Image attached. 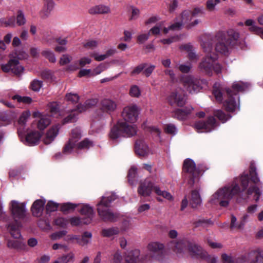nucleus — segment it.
I'll return each mask as SVG.
<instances>
[{
	"mask_svg": "<svg viewBox=\"0 0 263 263\" xmlns=\"http://www.w3.org/2000/svg\"><path fill=\"white\" fill-rule=\"evenodd\" d=\"M240 182L243 190L249 185L248 174H243L239 179H235L233 182L218 189L211 197L209 202L212 204H219L221 206H228L232 199L240 193L238 183Z\"/></svg>",
	"mask_w": 263,
	"mask_h": 263,
	"instance_id": "1",
	"label": "nucleus"
},
{
	"mask_svg": "<svg viewBox=\"0 0 263 263\" xmlns=\"http://www.w3.org/2000/svg\"><path fill=\"white\" fill-rule=\"evenodd\" d=\"M201 46L205 53V58L199 64V70L208 76H212V70L218 73L221 71V66L216 63L217 55L213 52L212 43L209 39L205 38L201 43Z\"/></svg>",
	"mask_w": 263,
	"mask_h": 263,
	"instance_id": "2",
	"label": "nucleus"
},
{
	"mask_svg": "<svg viewBox=\"0 0 263 263\" xmlns=\"http://www.w3.org/2000/svg\"><path fill=\"white\" fill-rule=\"evenodd\" d=\"M170 246L177 254L186 253L192 257L201 259L207 256V252L195 243L179 240L177 242H171Z\"/></svg>",
	"mask_w": 263,
	"mask_h": 263,
	"instance_id": "3",
	"label": "nucleus"
},
{
	"mask_svg": "<svg viewBox=\"0 0 263 263\" xmlns=\"http://www.w3.org/2000/svg\"><path fill=\"white\" fill-rule=\"evenodd\" d=\"M248 87V84L242 82L238 81L234 82L232 85V89H226V95L228 99L223 102V105L227 110L229 111H234L239 106V97L237 92L244 91Z\"/></svg>",
	"mask_w": 263,
	"mask_h": 263,
	"instance_id": "4",
	"label": "nucleus"
},
{
	"mask_svg": "<svg viewBox=\"0 0 263 263\" xmlns=\"http://www.w3.org/2000/svg\"><path fill=\"white\" fill-rule=\"evenodd\" d=\"M116 199V195L102 196L101 201L97 204L98 215L104 221H114L117 216L108 209L109 203Z\"/></svg>",
	"mask_w": 263,
	"mask_h": 263,
	"instance_id": "5",
	"label": "nucleus"
},
{
	"mask_svg": "<svg viewBox=\"0 0 263 263\" xmlns=\"http://www.w3.org/2000/svg\"><path fill=\"white\" fill-rule=\"evenodd\" d=\"M200 12L198 9H195L193 12L190 11H184L181 14V22L174 23L168 28H164V32L167 33L170 30H179L183 24H186L188 28H191L197 25L199 21L196 20L193 22H190L192 17L197 15Z\"/></svg>",
	"mask_w": 263,
	"mask_h": 263,
	"instance_id": "6",
	"label": "nucleus"
},
{
	"mask_svg": "<svg viewBox=\"0 0 263 263\" xmlns=\"http://www.w3.org/2000/svg\"><path fill=\"white\" fill-rule=\"evenodd\" d=\"M216 50L224 55L229 53L231 45H233L232 41L227 38V34L223 32H218L215 36Z\"/></svg>",
	"mask_w": 263,
	"mask_h": 263,
	"instance_id": "7",
	"label": "nucleus"
},
{
	"mask_svg": "<svg viewBox=\"0 0 263 263\" xmlns=\"http://www.w3.org/2000/svg\"><path fill=\"white\" fill-rule=\"evenodd\" d=\"M180 81L186 90L191 93H197L201 88L199 80L191 76L182 77Z\"/></svg>",
	"mask_w": 263,
	"mask_h": 263,
	"instance_id": "8",
	"label": "nucleus"
},
{
	"mask_svg": "<svg viewBox=\"0 0 263 263\" xmlns=\"http://www.w3.org/2000/svg\"><path fill=\"white\" fill-rule=\"evenodd\" d=\"M164 249V246L163 243L158 241L151 242L147 246L148 255L146 257H148L149 260L160 259Z\"/></svg>",
	"mask_w": 263,
	"mask_h": 263,
	"instance_id": "9",
	"label": "nucleus"
},
{
	"mask_svg": "<svg viewBox=\"0 0 263 263\" xmlns=\"http://www.w3.org/2000/svg\"><path fill=\"white\" fill-rule=\"evenodd\" d=\"M256 261L263 263V249L251 251L247 255L238 258L236 263H256Z\"/></svg>",
	"mask_w": 263,
	"mask_h": 263,
	"instance_id": "10",
	"label": "nucleus"
},
{
	"mask_svg": "<svg viewBox=\"0 0 263 263\" xmlns=\"http://www.w3.org/2000/svg\"><path fill=\"white\" fill-rule=\"evenodd\" d=\"M139 110L137 105L131 104L125 106L122 111L123 121L134 123L137 120Z\"/></svg>",
	"mask_w": 263,
	"mask_h": 263,
	"instance_id": "11",
	"label": "nucleus"
},
{
	"mask_svg": "<svg viewBox=\"0 0 263 263\" xmlns=\"http://www.w3.org/2000/svg\"><path fill=\"white\" fill-rule=\"evenodd\" d=\"M1 68L4 72H11L15 75H20L24 71V67L20 65L17 59H10L8 63L2 65Z\"/></svg>",
	"mask_w": 263,
	"mask_h": 263,
	"instance_id": "12",
	"label": "nucleus"
},
{
	"mask_svg": "<svg viewBox=\"0 0 263 263\" xmlns=\"http://www.w3.org/2000/svg\"><path fill=\"white\" fill-rule=\"evenodd\" d=\"M216 126V121L213 117H210L206 122L200 121L194 124L198 132H210Z\"/></svg>",
	"mask_w": 263,
	"mask_h": 263,
	"instance_id": "13",
	"label": "nucleus"
},
{
	"mask_svg": "<svg viewBox=\"0 0 263 263\" xmlns=\"http://www.w3.org/2000/svg\"><path fill=\"white\" fill-rule=\"evenodd\" d=\"M81 137V130L79 128H75L72 130L71 138L65 146L63 152L65 154H68L72 152L74 147L76 146V143Z\"/></svg>",
	"mask_w": 263,
	"mask_h": 263,
	"instance_id": "14",
	"label": "nucleus"
},
{
	"mask_svg": "<svg viewBox=\"0 0 263 263\" xmlns=\"http://www.w3.org/2000/svg\"><path fill=\"white\" fill-rule=\"evenodd\" d=\"M10 210L14 219H21L25 216L26 213L25 205L16 201H12Z\"/></svg>",
	"mask_w": 263,
	"mask_h": 263,
	"instance_id": "15",
	"label": "nucleus"
},
{
	"mask_svg": "<svg viewBox=\"0 0 263 263\" xmlns=\"http://www.w3.org/2000/svg\"><path fill=\"white\" fill-rule=\"evenodd\" d=\"M135 152L137 155L142 157H147L149 154H152L151 149L142 139H139L136 141L135 143Z\"/></svg>",
	"mask_w": 263,
	"mask_h": 263,
	"instance_id": "16",
	"label": "nucleus"
},
{
	"mask_svg": "<svg viewBox=\"0 0 263 263\" xmlns=\"http://www.w3.org/2000/svg\"><path fill=\"white\" fill-rule=\"evenodd\" d=\"M119 125L123 132V136L129 137L137 134V127L134 123L120 120L119 121Z\"/></svg>",
	"mask_w": 263,
	"mask_h": 263,
	"instance_id": "17",
	"label": "nucleus"
},
{
	"mask_svg": "<svg viewBox=\"0 0 263 263\" xmlns=\"http://www.w3.org/2000/svg\"><path fill=\"white\" fill-rule=\"evenodd\" d=\"M154 186L151 179L147 178L140 182L138 193L139 195L144 197L149 196L151 194L152 189L154 190Z\"/></svg>",
	"mask_w": 263,
	"mask_h": 263,
	"instance_id": "18",
	"label": "nucleus"
},
{
	"mask_svg": "<svg viewBox=\"0 0 263 263\" xmlns=\"http://www.w3.org/2000/svg\"><path fill=\"white\" fill-rule=\"evenodd\" d=\"M117 107L116 102L109 98L102 99L100 103V108L104 113L110 114L115 111Z\"/></svg>",
	"mask_w": 263,
	"mask_h": 263,
	"instance_id": "19",
	"label": "nucleus"
},
{
	"mask_svg": "<svg viewBox=\"0 0 263 263\" xmlns=\"http://www.w3.org/2000/svg\"><path fill=\"white\" fill-rule=\"evenodd\" d=\"M168 101L171 104H176L182 106L185 103V97L181 90L176 89L171 93L168 97Z\"/></svg>",
	"mask_w": 263,
	"mask_h": 263,
	"instance_id": "20",
	"label": "nucleus"
},
{
	"mask_svg": "<svg viewBox=\"0 0 263 263\" xmlns=\"http://www.w3.org/2000/svg\"><path fill=\"white\" fill-rule=\"evenodd\" d=\"M61 126L60 124L52 125L47 130L43 138V142L46 144H49L52 142L58 136Z\"/></svg>",
	"mask_w": 263,
	"mask_h": 263,
	"instance_id": "21",
	"label": "nucleus"
},
{
	"mask_svg": "<svg viewBox=\"0 0 263 263\" xmlns=\"http://www.w3.org/2000/svg\"><path fill=\"white\" fill-rule=\"evenodd\" d=\"M183 170L184 172L189 173L193 177H196L199 174V171L196 168L195 162L190 159L184 160Z\"/></svg>",
	"mask_w": 263,
	"mask_h": 263,
	"instance_id": "22",
	"label": "nucleus"
},
{
	"mask_svg": "<svg viewBox=\"0 0 263 263\" xmlns=\"http://www.w3.org/2000/svg\"><path fill=\"white\" fill-rule=\"evenodd\" d=\"M80 212L81 214L86 216L84 223L85 224L90 223L95 214L93 208L88 204H85L83 205Z\"/></svg>",
	"mask_w": 263,
	"mask_h": 263,
	"instance_id": "23",
	"label": "nucleus"
},
{
	"mask_svg": "<svg viewBox=\"0 0 263 263\" xmlns=\"http://www.w3.org/2000/svg\"><path fill=\"white\" fill-rule=\"evenodd\" d=\"M45 202V200L43 199H37L34 202L31 207V211L34 216L37 217L41 215Z\"/></svg>",
	"mask_w": 263,
	"mask_h": 263,
	"instance_id": "24",
	"label": "nucleus"
},
{
	"mask_svg": "<svg viewBox=\"0 0 263 263\" xmlns=\"http://www.w3.org/2000/svg\"><path fill=\"white\" fill-rule=\"evenodd\" d=\"M41 137V135L38 131H30L26 135V140L29 145H33L38 143Z\"/></svg>",
	"mask_w": 263,
	"mask_h": 263,
	"instance_id": "25",
	"label": "nucleus"
},
{
	"mask_svg": "<svg viewBox=\"0 0 263 263\" xmlns=\"http://www.w3.org/2000/svg\"><path fill=\"white\" fill-rule=\"evenodd\" d=\"M88 12L91 14H107L110 13V8L105 5H99L91 7Z\"/></svg>",
	"mask_w": 263,
	"mask_h": 263,
	"instance_id": "26",
	"label": "nucleus"
},
{
	"mask_svg": "<svg viewBox=\"0 0 263 263\" xmlns=\"http://www.w3.org/2000/svg\"><path fill=\"white\" fill-rule=\"evenodd\" d=\"M143 258L140 257V251L139 249H134L130 251L126 257V261L128 263H136Z\"/></svg>",
	"mask_w": 263,
	"mask_h": 263,
	"instance_id": "27",
	"label": "nucleus"
},
{
	"mask_svg": "<svg viewBox=\"0 0 263 263\" xmlns=\"http://www.w3.org/2000/svg\"><path fill=\"white\" fill-rule=\"evenodd\" d=\"M44 6L41 11L40 14L42 17H47L53 10L54 3L53 0H44Z\"/></svg>",
	"mask_w": 263,
	"mask_h": 263,
	"instance_id": "28",
	"label": "nucleus"
},
{
	"mask_svg": "<svg viewBox=\"0 0 263 263\" xmlns=\"http://www.w3.org/2000/svg\"><path fill=\"white\" fill-rule=\"evenodd\" d=\"M20 227V224L16 221L15 224H9L7 227L8 231L10 235L15 239H19L22 237Z\"/></svg>",
	"mask_w": 263,
	"mask_h": 263,
	"instance_id": "29",
	"label": "nucleus"
},
{
	"mask_svg": "<svg viewBox=\"0 0 263 263\" xmlns=\"http://www.w3.org/2000/svg\"><path fill=\"white\" fill-rule=\"evenodd\" d=\"M202 203V199L199 193L197 190H194L191 193V197L190 199V204L194 208L201 205Z\"/></svg>",
	"mask_w": 263,
	"mask_h": 263,
	"instance_id": "30",
	"label": "nucleus"
},
{
	"mask_svg": "<svg viewBox=\"0 0 263 263\" xmlns=\"http://www.w3.org/2000/svg\"><path fill=\"white\" fill-rule=\"evenodd\" d=\"M123 136V132L119 125V121L110 129L109 134V138L111 140H116Z\"/></svg>",
	"mask_w": 263,
	"mask_h": 263,
	"instance_id": "31",
	"label": "nucleus"
},
{
	"mask_svg": "<svg viewBox=\"0 0 263 263\" xmlns=\"http://www.w3.org/2000/svg\"><path fill=\"white\" fill-rule=\"evenodd\" d=\"M16 240L9 239L7 242V246L11 249H23L25 248V243L22 238L16 239Z\"/></svg>",
	"mask_w": 263,
	"mask_h": 263,
	"instance_id": "32",
	"label": "nucleus"
},
{
	"mask_svg": "<svg viewBox=\"0 0 263 263\" xmlns=\"http://www.w3.org/2000/svg\"><path fill=\"white\" fill-rule=\"evenodd\" d=\"M262 188V186H260V188H259L258 186H257L256 185H254L252 186H250L247 190V194L248 195H252L253 194H254V200L256 201H257L260 196L262 194V191L261 189Z\"/></svg>",
	"mask_w": 263,
	"mask_h": 263,
	"instance_id": "33",
	"label": "nucleus"
},
{
	"mask_svg": "<svg viewBox=\"0 0 263 263\" xmlns=\"http://www.w3.org/2000/svg\"><path fill=\"white\" fill-rule=\"evenodd\" d=\"M68 115L65 117L62 121L63 124L74 122L77 121L78 116V113L76 109H73L68 111Z\"/></svg>",
	"mask_w": 263,
	"mask_h": 263,
	"instance_id": "34",
	"label": "nucleus"
},
{
	"mask_svg": "<svg viewBox=\"0 0 263 263\" xmlns=\"http://www.w3.org/2000/svg\"><path fill=\"white\" fill-rule=\"evenodd\" d=\"M51 123L49 117L47 115L42 116L37 123V128L40 130H44Z\"/></svg>",
	"mask_w": 263,
	"mask_h": 263,
	"instance_id": "35",
	"label": "nucleus"
},
{
	"mask_svg": "<svg viewBox=\"0 0 263 263\" xmlns=\"http://www.w3.org/2000/svg\"><path fill=\"white\" fill-rule=\"evenodd\" d=\"M154 191L158 196H161L169 201L173 200V196L169 192L165 190H161L158 186H154Z\"/></svg>",
	"mask_w": 263,
	"mask_h": 263,
	"instance_id": "36",
	"label": "nucleus"
},
{
	"mask_svg": "<svg viewBox=\"0 0 263 263\" xmlns=\"http://www.w3.org/2000/svg\"><path fill=\"white\" fill-rule=\"evenodd\" d=\"M245 25L248 27V30L252 32L257 34L259 31L260 27L256 25L255 22L252 19H248L245 22Z\"/></svg>",
	"mask_w": 263,
	"mask_h": 263,
	"instance_id": "37",
	"label": "nucleus"
},
{
	"mask_svg": "<svg viewBox=\"0 0 263 263\" xmlns=\"http://www.w3.org/2000/svg\"><path fill=\"white\" fill-rule=\"evenodd\" d=\"M250 175L251 176V179L254 183L256 184L257 183H260L261 184H262V183L260 182V179L258 176V174L256 172V168L254 164L253 163L250 164Z\"/></svg>",
	"mask_w": 263,
	"mask_h": 263,
	"instance_id": "38",
	"label": "nucleus"
},
{
	"mask_svg": "<svg viewBox=\"0 0 263 263\" xmlns=\"http://www.w3.org/2000/svg\"><path fill=\"white\" fill-rule=\"evenodd\" d=\"M119 233V230L117 228H110L104 229L102 230V235L103 237H111L114 235H118Z\"/></svg>",
	"mask_w": 263,
	"mask_h": 263,
	"instance_id": "39",
	"label": "nucleus"
},
{
	"mask_svg": "<svg viewBox=\"0 0 263 263\" xmlns=\"http://www.w3.org/2000/svg\"><path fill=\"white\" fill-rule=\"evenodd\" d=\"M183 48L189 52L188 57L190 60L196 62L198 60L199 57L195 52H194L193 50V48L192 45L190 44H186L184 45Z\"/></svg>",
	"mask_w": 263,
	"mask_h": 263,
	"instance_id": "40",
	"label": "nucleus"
},
{
	"mask_svg": "<svg viewBox=\"0 0 263 263\" xmlns=\"http://www.w3.org/2000/svg\"><path fill=\"white\" fill-rule=\"evenodd\" d=\"M91 237L92 234L90 232H85L83 234L81 238L79 237L78 243L81 246L86 245L90 242Z\"/></svg>",
	"mask_w": 263,
	"mask_h": 263,
	"instance_id": "41",
	"label": "nucleus"
},
{
	"mask_svg": "<svg viewBox=\"0 0 263 263\" xmlns=\"http://www.w3.org/2000/svg\"><path fill=\"white\" fill-rule=\"evenodd\" d=\"M213 93L217 101L219 102H221L223 100V97L219 84H215L214 85Z\"/></svg>",
	"mask_w": 263,
	"mask_h": 263,
	"instance_id": "42",
	"label": "nucleus"
},
{
	"mask_svg": "<svg viewBox=\"0 0 263 263\" xmlns=\"http://www.w3.org/2000/svg\"><path fill=\"white\" fill-rule=\"evenodd\" d=\"M12 118L10 114L6 112L0 113V127L10 124Z\"/></svg>",
	"mask_w": 263,
	"mask_h": 263,
	"instance_id": "43",
	"label": "nucleus"
},
{
	"mask_svg": "<svg viewBox=\"0 0 263 263\" xmlns=\"http://www.w3.org/2000/svg\"><path fill=\"white\" fill-rule=\"evenodd\" d=\"M0 26L5 27H14L15 26V18L13 16L9 17L8 18L0 19Z\"/></svg>",
	"mask_w": 263,
	"mask_h": 263,
	"instance_id": "44",
	"label": "nucleus"
},
{
	"mask_svg": "<svg viewBox=\"0 0 263 263\" xmlns=\"http://www.w3.org/2000/svg\"><path fill=\"white\" fill-rule=\"evenodd\" d=\"M93 143L92 141H90L88 139H85L79 142L75 147H77L78 149H83L89 148L93 146Z\"/></svg>",
	"mask_w": 263,
	"mask_h": 263,
	"instance_id": "45",
	"label": "nucleus"
},
{
	"mask_svg": "<svg viewBox=\"0 0 263 263\" xmlns=\"http://www.w3.org/2000/svg\"><path fill=\"white\" fill-rule=\"evenodd\" d=\"M141 90L139 86L133 85L130 86L129 94L132 97L139 98L141 96Z\"/></svg>",
	"mask_w": 263,
	"mask_h": 263,
	"instance_id": "46",
	"label": "nucleus"
},
{
	"mask_svg": "<svg viewBox=\"0 0 263 263\" xmlns=\"http://www.w3.org/2000/svg\"><path fill=\"white\" fill-rule=\"evenodd\" d=\"M43 86V82L42 81L34 79L30 84V88L34 91H39Z\"/></svg>",
	"mask_w": 263,
	"mask_h": 263,
	"instance_id": "47",
	"label": "nucleus"
},
{
	"mask_svg": "<svg viewBox=\"0 0 263 263\" xmlns=\"http://www.w3.org/2000/svg\"><path fill=\"white\" fill-rule=\"evenodd\" d=\"M214 116H216L222 123L226 122L229 120L231 116L225 115L221 110H217L214 111Z\"/></svg>",
	"mask_w": 263,
	"mask_h": 263,
	"instance_id": "48",
	"label": "nucleus"
},
{
	"mask_svg": "<svg viewBox=\"0 0 263 263\" xmlns=\"http://www.w3.org/2000/svg\"><path fill=\"white\" fill-rule=\"evenodd\" d=\"M30 112L29 110H26L21 114L18 122L21 125H25L30 116Z\"/></svg>",
	"mask_w": 263,
	"mask_h": 263,
	"instance_id": "49",
	"label": "nucleus"
},
{
	"mask_svg": "<svg viewBox=\"0 0 263 263\" xmlns=\"http://www.w3.org/2000/svg\"><path fill=\"white\" fill-rule=\"evenodd\" d=\"M192 109V108L178 109L176 111V114L177 115L178 118L183 119L188 114L191 113Z\"/></svg>",
	"mask_w": 263,
	"mask_h": 263,
	"instance_id": "50",
	"label": "nucleus"
},
{
	"mask_svg": "<svg viewBox=\"0 0 263 263\" xmlns=\"http://www.w3.org/2000/svg\"><path fill=\"white\" fill-rule=\"evenodd\" d=\"M74 259V255L72 252L64 255L59 258V259L63 263H68L70 261H73Z\"/></svg>",
	"mask_w": 263,
	"mask_h": 263,
	"instance_id": "51",
	"label": "nucleus"
},
{
	"mask_svg": "<svg viewBox=\"0 0 263 263\" xmlns=\"http://www.w3.org/2000/svg\"><path fill=\"white\" fill-rule=\"evenodd\" d=\"M42 54L50 62L54 63L56 61V58L54 53L52 51L45 50L42 52Z\"/></svg>",
	"mask_w": 263,
	"mask_h": 263,
	"instance_id": "52",
	"label": "nucleus"
},
{
	"mask_svg": "<svg viewBox=\"0 0 263 263\" xmlns=\"http://www.w3.org/2000/svg\"><path fill=\"white\" fill-rule=\"evenodd\" d=\"M107 65L105 63H101L99 64L97 67L92 70L93 76H95L100 74L102 72L104 71L107 68Z\"/></svg>",
	"mask_w": 263,
	"mask_h": 263,
	"instance_id": "53",
	"label": "nucleus"
},
{
	"mask_svg": "<svg viewBox=\"0 0 263 263\" xmlns=\"http://www.w3.org/2000/svg\"><path fill=\"white\" fill-rule=\"evenodd\" d=\"M12 99L16 100L18 102H23L26 104H30L32 102V99L29 97H22L19 95H15L12 97Z\"/></svg>",
	"mask_w": 263,
	"mask_h": 263,
	"instance_id": "54",
	"label": "nucleus"
},
{
	"mask_svg": "<svg viewBox=\"0 0 263 263\" xmlns=\"http://www.w3.org/2000/svg\"><path fill=\"white\" fill-rule=\"evenodd\" d=\"M243 227V222H237V218L234 216H231V228L232 229H241Z\"/></svg>",
	"mask_w": 263,
	"mask_h": 263,
	"instance_id": "55",
	"label": "nucleus"
},
{
	"mask_svg": "<svg viewBox=\"0 0 263 263\" xmlns=\"http://www.w3.org/2000/svg\"><path fill=\"white\" fill-rule=\"evenodd\" d=\"M50 112L52 115H54L59 111V105L57 102H50L48 105Z\"/></svg>",
	"mask_w": 263,
	"mask_h": 263,
	"instance_id": "56",
	"label": "nucleus"
},
{
	"mask_svg": "<svg viewBox=\"0 0 263 263\" xmlns=\"http://www.w3.org/2000/svg\"><path fill=\"white\" fill-rule=\"evenodd\" d=\"M79 96L77 93H68L65 95V100L67 101L71 102L72 103H76L79 100Z\"/></svg>",
	"mask_w": 263,
	"mask_h": 263,
	"instance_id": "57",
	"label": "nucleus"
},
{
	"mask_svg": "<svg viewBox=\"0 0 263 263\" xmlns=\"http://www.w3.org/2000/svg\"><path fill=\"white\" fill-rule=\"evenodd\" d=\"M164 130L166 133L173 135H175L177 133V129L176 126L172 124L165 125L164 127Z\"/></svg>",
	"mask_w": 263,
	"mask_h": 263,
	"instance_id": "58",
	"label": "nucleus"
},
{
	"mask_svg": "<svg viewBox=\"0 0 263 263\" xmlns=\"http://www.w3.org/2000/svg\"><path fill=\"white\" fill-rule=\"evenodd\" d=\"M83 46L87 49H92L98 45V42L95 40H89L83 43Z\"/></svg>",
	"mask_w": 263,
	"mask_h": 263,
	"instance_id": "59",
	"label": "nucleus"
},
{
	"mask_svg": "<svg viewBox=\"0 0 263 263\" xmlns=\"http://www.w3.org/2000/svg\"><path fill=\"white\" fill-rule=\"evenodd\" d=\"M16 20V23L18 26H22L26 23V18L24 14L21 11L18 12Z\"/></svg>",
	"mask_w": 263,
	"mask_h": 263,
	"instance_id": "60",
	"label": "nucleus"
},
{
	"mask_svg": "<svg viewBox=\"0 0 263 263\" xmlns=\"http://www.w3.org/2000/svg\"><path fill=\"white\" fill-rule=\"evenodd\" d=\"M72 57L67 54H63L60 59L59 64L61 65H65L70 62Z\"/></svg>",
	"mask_w": 263,
	"mask_h": 263,
	"instance_id": "61",
	"label": "nucleus"
},
{
	"mask_svg": "<svg viewBox=\"0 0 263 263\" xmlns=\"http://www.w3.org/2000/svg\"><path fill=\"white\" fill-rule=\"evenodd\" d=\"M136 174H137V168L135 166H133L129 170V172H128V181L129 182L133 184H134V180H133V179H134L136 176Z\"/></svg>",
	"mask_w": 263,
	"mask_h": 263,
	"instance_id": "62",
	"label": "nucleus"
},
{
	"mask_svg": "<svg viewBox=\"0 0 263 263\" xmlns=\"http://www.w3.org/2000/svg\"><path fill=\"white\" fill-rule=\"evenodd\" d=\"M220 3L219 0H208L206 2V8L210 11H213L215 9V6Z\"/></svg>",
	"mask_w": 263,
	"mask_h": 263,
	"instance_id": "63",
	"label": "nucleus"
},
{
	"mask_svg": "<svg viewBox=\"0 0 263 263\" xmlns=\"http://www.w3.org/2000/svg\"><path fill=\"white\" fill-rule=\"evenodd\" d=\"M123 34L124 36L120 39V41L130 42L132 39V32L128 30H124Z\"/></svg>",
	"mask_w": 263,
	"mask_h": 263,
	"instance_id": "64",
	"label": "nucleus"
}]
</instances>
